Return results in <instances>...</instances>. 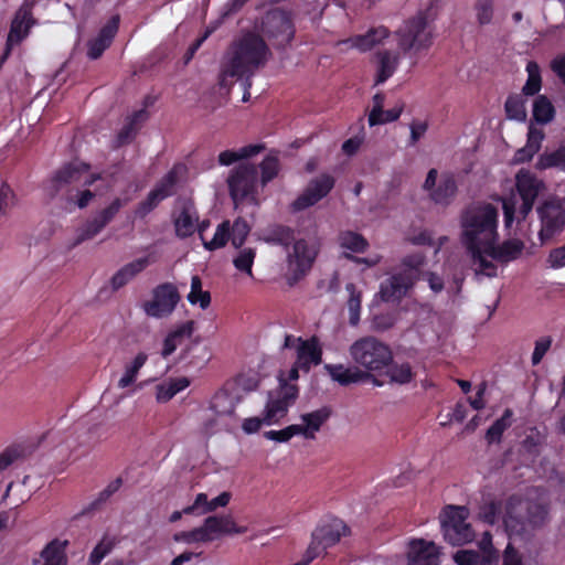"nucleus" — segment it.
Returning <instances> with one entry per match:
<instances>
[{
    "label": "nucleus",
    "mask_w": 565,
    "mask_h": 565,
    "mask_svg": "<svg viewBox=\"0 0 565 565\" xmlns=\"http://www.w3.org/2000/svg\"><path fill=\"white\" fill-rule=\"evenodd\" d=\"M162 200L159 199L158 194H156L152 190L148 193L147 198L141 201L136 207V215L139 217H145L152 210H154Z\"/></svg>",
    "instance_id": "obj_61"
},
{
    "label": "nucleus",
    "mask_w": 565,
    "mask_h": 565,
    "mask_svg": "<svg viewBox=\"0 0 565 565\" xmlns=\"http://www.w3.org/2000/svg\"><path fill=\"white\" fill-rule=\"evenodd\" d=\"M423 255H408L403 258L401 268L381 282L377 296L384 302H399L419 278L424 265Z\"/></svg>",
    "instance_id": "obj_7"
},
{
    "label": "nucleus",
    "mask_w": 565,
    "mask_h": 565,
    "mask_svg": "<svg viewBox=\"0 0 565 565\" xmlns=\"http://www.w3.org/2000/svg\"><path fill=\"white\" fill-rule=\"evenodd\" d=\"M349 355L354 364L370 373L374 385H382L374 374H382L393 359V351L387 343L374 335H364L352 342Z\"/></svg>",
    "instance_id": "obj_5"
},
{
    "label": "nucleus",
    "mask_w": 565,
    "mask_h": 565,
    "mask_svg": "<svg viewBox=\"0 0 565 565\" xmlns=\"http://www.w3.org/2000/svg\"><path fill=\"white\" fill-rule=\"evenodd\" d=\"M501 505L497 502H490L481 508L479 518L488 523L495 524L500 520Z\"/></svg>",
    "instance_id": "obj_62"
},
{
    "label": "nucleus",
    "mask_w": 565,
    "mask_h": 565,
    "mask_svg": "<svg viewBox=\"0 0 565 565\" xmlns=\"http://www.w3.org/2000/svg\"><path fill=\"white\" fill-rule=\"evenodd\" d=\"M511 411L507 409L504 412V415L497 419L487 430V440L489 443L499 441L503 431L508 428L509 423L507 422V418L511 416Z\"/></svg>",
    "instance_id": "obj_59"
},
{
    "label": "nucleus",
    "mask_w": 565,
    "mask_h": 565,
    "mask_svg": "<svg viewBox=\"0 0 565 565\" xmlns=\"http://www.w3.org/2000/svg\"><path fill=\"white\" fill-rule=\"evenodd\" d=\"M296 397L297 388L294 385H284L280 390L270 392L263 411L265 425L277 424L284 418Z\"/></svg>",
    "instance_id": "obj_17"
},
{
    "label": "nucleus",
    "mask_w": 565,
    "mask_h": 565,
    "mask_svg": "<svg viewBox=\"0 0 565 565\" xmlns=\"http://www.w3.org/2000/svg\"><path fill=\"white\" fill-rule=\"evenodd\" d=\"M505 113L509 119L523 121L526 118L524 102L519 97H509L505 102Z\"/></svg>",
    "instance_id": "obj_56"
},
{
    "label": "nucleus",
    "mask_w": 565,
    "mask_h": 565,
    "mask_svg": "<svg viewBox=\"0 0 565 565\" xmlns=\"http://www.w3.org/2000/svg\"><path fill=\"white\" fill-rule=\"evenodd\" d=\"M256 252L252 247H245L239 249L237 256L233 259L235 268L242 273H246L248 276H253L252 267Z\"/></svg>",
    "instance_id": "obj_49"
},
{
    "label": "nucleus",
    "mask_w": 565,
    "mask_h": 565,
    "mask_svg": "<svg viewBox=\"0 0 565 565\" xmlns=\"http://www.w3.org/2000/svg\"><path fill=\"white\" fill-rule=\"evenodd\" d=\"M434 21L431 8L419 10L405 20L395 32L401 51L411 56L427 53L436 38Z\"/></svg>",
    "instance_id": "obj_4"
},
{
    "label": "nucleus",
    "mask_w": 565,
    "mask_h": 565,
    "mask_svg": "<svg viewBox=\"0 0 565 565\" xmlns=\"http://www.w3.org/2000/svg\"><path fill=\"white\" fill-rule=\"evenodd\" d=\"M194 332V321H185L168 333L163 341L161 355L170 356L184 339L190 338Z\"/></svg>",
    "instance_id": "obj_33"
},
{
    "label": "nucleus",
    "mask_w": 565,
    "mask_h": 565,
    "mask_svg": "<svg viewBox=\"0 0 565 565\" xmlns=\"http://www.w3.org/2000/svg\"><path fill=\"white\" fill-rule=\"evenodd\" d=\"M235 209L244 202L257 204L258 170L250 163L238 164L227 179Z\"/></svg>",
    "instance_id": "obj_8"
},
{
    "label": "nucleus",
    "mask_w": 565,
    "mask_h": 565,
    "mask_svg": "<svg viewBox=\"0 0 565 565\" xmlns=\"http://www.w3.org/2000/svg\"><path fill=\"white\" fill-rule=\"evenodd\" d=\"M156 258L153 255H147L141 258L124 265L111 277L110 285L113 290H118L131 281L137 275L143 271L149 265L153 264Z\"/></svg>",
    "instance_id": "obj_24"
},
{
    "label": "nucleus",
    "mask_w": 565,
    "mask_h": 565,
    "mask_svg": "<svg viewBox=\"0 0 565 565\" xmlns=\"http://www.w3.org/2000/svg\"><path fill=\"white\" fill-rule=\"evenodd\" d=\"M263 38L268 39L274 47L285 49L295 36V26L290 15L275 9L265 14L260 24Z\"/></svg>",
    "instance_id": "obj_11"
},
{
    "label": "nucleus",
    "mask_w": 565,
    "mask_h": 565,
    "mask_svg": "<svg viewBox=\"0 0 565 565\" xmlns=\"http://www.w3.org/2000/svg\"><path fill=\"white\" fill-rule=\"evenodd\" d=\"M527 81L523 86V93L532 96L541 89L540 67L535 62H529L526 65Z\"/></svg>",
    "instance_id": "obj_50"
},
{
    "label": "nucleus",
    "mask_w": 565,
    "mask_h": 565,
    "mask_svg": "<svg viewBox=\"0 0 565 565\" xmlns=\"http://www.w3.org/2000/svg\"><path fill=\"white\" fill-rule=\"evenodd\" d=\"M220 418L215 414L205 417L199 427V434L204 438L215 435L220 430Z\"/></svg>",
    "instance_id": "obj_63"
},
{
    "label": "nucleus",
    "mask_w": 565,
    "mask_h": 565,
    "mask_svg": "<svg viewBox=\"0 0 565 565\" xmlns=\"http://www.w3.org/2000/svg\"><path fill=\"white\" fill-rule=\"evenodd\" d=\"M204 536L206 543L212 542L223 535L244 534L247 532L246 526H239L235 523L230 514L207 516L203 524Z\"/></svg>",
    "instance_id": "obj_20"
},
{
    "label": "nucleus",
    "mask_w": 565,
    "mask_h": 565,
    "mask_svg": "<svg viewBox=\"0 0 565 565\" xmlns=\"http://www.w3.org/2000/svg\"><path fill=\"white\" fill-rule=\"evenodd\" d=\"M338 242L341 248L352 253H363L369 246L367 241L361 234L352 231L341 232L338 236Z\"/></svg>",
    "instance_id": "obj_42"
},
{
    "label": "nucleus",
    "mask_w": 565,
    "mask_h": 565,
    "mask_svg": "<svg viewBox=\"0 0 565 565\" xmlns=\"http://www.w3.org/2000/svg\"><path fill=\"white\" fill-rule=\"evenodd\" d=\"M180 295L174 285L164 282L157 286L152 291V299L142 305L147 316L163 318L169 316L177 307Z\"/></svg>",
    "instance_id": "obj_15"
},
{
    "label": "nucleus",
    "mask_w": 565,
    "mask_h": 565,
    "mask_svg": "<svg viewBox=\"0 0 565 565\" xmlns=\"http://www.w3.org/2000/svg\"><path fill=\"white\" fill-rule=\"evenodd\" d=\"M456 192L457 184L455 179L451 175H444L429 195L435 203L447 205L455 198Z\"/></svg>",
    "instance_id": "obj_35"
},
{
    "label": "nucleus",
    "mask_w": 565,
    "mask_h": 565,
    "mask_svg": "<svg viewBox=\"0 0 565 565\" xmlns=\"http://www.w3.org/2000/svg\"><path fill=\"white\" fill-rule=\"evenodd\" d=\"M175 542H183L186 544L206 543L202 525L191 531H182L173 535Z\"/></svg>",
    "instance_id": "obj_60"
},
{
    "label": "nucleus",
    "mask_w": 565,
    "mask_h": 565,
    "mask_svg": "<svg viewBox=\"0 0 565 565\" xmlns=\"http://www.w3.org/2000/svg\"><path fill=\"white\" fill-rule=\"evenodd\" d=\"M296 425H289L280 430H268L265 433V437L269 440H274L277 443H286L291 439L294 436H298Z\"/></svg>",
    "instance_id": "obj_64"
},
{
    "label": "nucleus",
    "mask_w": 565,
    "mask_h": 565,
    "mask_svg": "<svg viewBox=\"0 0 565 565\" xmlns=\"http://www.w3.org/2000/svg\"><path fill=\"white\" fill-rule=\"evenodd\" d=\"M67 541L53 540L41 552V557L49 565H67Z\"/></svg>",
    "instance_id": "obj_37"
},
{
    "label": "nucleus",
    "mask_w": 565,
    "mask_h": 565,
    "mask_svg": "<svg viewBox=\"0 0 565 565\" xmlns=\"http://www.w3.org/2000/svg\"><path fill=\"white\" fill-rule=\"evenodd\" d=\"M541 221L539 236L542 243L559 234L565 227V209L558 200H547L537 207Z\"/></svg>",
    "instance_id": "obj_14"
},
{
    "label": "nucleus",
    "mask_w": 565,
    "mask_h": 565,
    "mask_svg": "<svg viewBox=\"0 0 565 565\" xmlns=\"http://www.w3.org/2000/svg\"><path fill=\"white\" fill-rule=\"evenodd\" d=\"M383 373L388 377L390 383L405 385L413 381L414 372L408 362H396L394 358L385 366Z\"/></svg>",
    "instance_id": "obj_34"
},
{
    "label": "nucleus",
    "mask_w": 565,
    "mask_h": 565,
    "mask_svg": "<svg viewBox=\"0 0 565 565\" xmlns=\"http://www.w3.org/2000/svg\"><path fill=\"white\" fill-rule=\"evenodd\" d=\"M35 22L36 21L34 20L32 12H30L29 3L22 4L11 22L7 39L8 50L20 44L29 35V32Z\"/></svg>",
    "instance_id": "obj_22"
},
{
    "label": "nucleus",
    "mask_w": 565,
    "mask_h": 565,
    "mask_svg": "<svg viewBox=\"0 0 565 565\" xmlns=\"http://www.w3.org/2000/svg\"><path fill=\"white\" fill-rule=\"evenodd\" d=\"M263 146L249 145L241 148L238 151L225 150L218 154V162L222 166H230L239 159H246L259 153Z\"/></svg>",
    "instance_id": "obj_43"
},
{
    "label": "nucleus",
    "mask_w": 565,
    "mask_h": 565,
    "mask_svg": "<svg viewBox=\"0 0 565 565\" xmlns=\"http://www.w3.org/2000/svg\"><path fill=\"white\" fill-rule=\"evenodd\" d=\"M469 511L466 507L448 505L440 515L444 539L451 545L460 546L475 540V531L467 522Z\"/></svg>",
    "instance_id": "obj_9"
},
{
    "label": "nucleus",
    "mask_w": 565,
    "mask_h": 565,
    "mask_svg": "<svg viewBox=\"0 0 565 565\" xmlns=\"http://www.w3.org/2000/svg\"><path fill=\"white\" fill-rule=\"evenodd\" d=\"M294 232L287 226H277L265 238V242L275 245H281L286 249L295 242Z\"/></svg>",
    "instance_id": "obj_48"
},
{
    "label": "nucleus",
    "mask_w": 565,
    "mask_h": 565,
    "mask_svg": "<svg viewBox=\"0 0 565 565\" xmlns=\"http://www.w3.org/2000/svg\"><path fill=\"white\" fill-rule=\"evenodd\" d=\"M460 239L471 259L476 276H497L493 262L483 259V250L492 249L497 243L498 210L490 203H473L466 207L460 216Z\"/></svg>",
    "instance_id": "obj_1"
},
{
    "label": "nucleus",
    "mask_w": 565,
    "mask_h": 565,
    "mask_svg": "<svg viewBox=\"0 0 565 565\" xmlns=\"http://www.w3.org/2000/svg\"><path fill=\"white\" fill-rule=\"evenodd\" d=\"M395 313L384 312L375 315L371 320V330L374 332H385L396 324Z\"/></svg>",
    "instance_id": "obj_58"
},
{
    "label": "nucleus",
    "mask_w": 565,
    "mask_h": 565,
    "mask_svg": "<svg viewBox=\"0 0 565 565\" xmlns=\"http://www.w3.org/2000/svg\"><path fill=\"white\" fill-rule=\"evenodd\" d=\"M350 534L349 526L339 518L322 519L311 534V541L323 552Z\"/></svg>",
    "instance_id": "obj_18"
},
{
    "label": "nucleus",
    "mask_w": 565,
    "mask_h": 565,
    "mask_svg": "<svg viewBox=\"0 0 565 565\" xmlns=\"http://www.w3.org/2000/svg\"><path fill=\"white\" fill-rule=\"evenodd\" d=\"M555 109L551 100L540 95L535 98L533 104V118L536 122L545 125L554 119Z\"/></svg>",
    "instance_id": "obj_41"
},
{
    "label": "nucleus",
    "mask_w": 565,
    "mask_h": 565,
    "mask_svg": "<svg viewBox=\"0 0 565 565\" xmlns=\"http://www.w3.org/2000/svg\"><path fill=\"white\" fill-rule=\"evenodd\" d=\"M478 552L483 555V565H498L499 552L493 546L490 532H483L481 539L478 541Z\"/></svg>",
    "instance_id": "obj_44"
},
{
    "label": "nucleus",
    "mask_w": 565,
    "mask_h": 565,
    "mask_svg": "<svg viewBox=\"0 0 565 565\" xmlns=\"http://www.w3.org/2000/svg\"><path fill=\"white\" fill-rule=\"evenodd\" d=\"M324 369L334 382L343 386L370 381V373L364 372L356 364L354 366L327 364Z\"/></svg>",
    "instance_id": "obj_25"
},
{
    "label": "nucleus",
    "mask_w": 565,
    "mask_h": 565,
    "mask_svg": "<svg viewBox=\"0 0 565 565\" xmlns=\"http://www.w3.org/2000/svg\"><path fill=\"white\" fill-rule=\"evenodd\" d=\"M286 279L290 285L296 284L312 267L317 256V249L310 245L306 239H296L286 249Z\"/></svg>",
    "instance_id": "obj_10"
},
{
    "label": "nucleus",
    "mask_w": 565,
    "mask_h": 565,
    "mask_svg": "<svg viewBox=\"0 0 565 565\" xmlns=\"http://www.w3.org/2000/svg\"><path fill=\"white\" fill-rule=\"evenodd\" d=\"M177 183V172L175 170L169 171L152 189V191L158 194L159 199L162 201L168 196L172 195L173 188Z\"/></svg>",
    "instance_id": "obj_53"
},
{
    "label": "nucleus",
    "mask_w": 565,
    "mask_h": 565,
    "mask_svg": "<svg viewBox=\"0 0 565 565\" xmlns=\"http://www.w3.org/2000/svg\"><path fill=\"white\" fill-rule=\"evenodd\" d=\"M452 559L456 565H483V555L475 550H459Z\"/></svg>",
    "instance_id": "obj_57"
},
{
    "label": "nucleus",
    "mask_w": 565,
    "mask_h": 565,
    "mask_svg": "<svg viewBox=\"0 0 565 565\" xmlns=\"http://www.w3.org/2000/svg\"><path fill=\"white\" fill-rule=\"evenodd\" d=\"M147 360L148 355L145 352H139L130 363L126 364L125 372L118 381V387L126 388L134 384Z\"/></svg>",
    "instance_id": "obj_39"
},
{
    "label": "nucleus",
    "mask_w": 565,
    "mask_h": 565,
    "mask_svg": "<svg viewBox=\"0 0 565 565\" xmlns=\"http://www.w3.org/2000/svg\"><path fill=\"white\" fill-rule=\"evenodd\" d=\"M544 138V131L531 124L529 126L526 143L515 152L513 161L515 163L530 161L540 151Z\"/></svg>",
    "instance_id": "obj_32"
},
{
    "label": "nucleus",
    "mask_w": 565,
    "mask_h": 565,
    "mask_svg": "<svg viewBox=\"0 0 565 565\" xmlns=\"http://www.w3.org/2000/svg\"><path fill=\"white\" fill-rule=\"evenodd\" d=\"M535 168L537 170L558 168L565 171V146L559 147L555 151L542 153L535 163Z\"/></svg>",
    "instance_id": "obj_40"
},
{
    "label": "nucleus",
    "mask_w": 565,
    "mask_h": 565,
    "mask_svg": "<svg viewBox=\"0 0 565 565\" xmlns=\"http://www.w3.org/2000/svg\"><path fill=\"white\" fill-rule=\"evenodd\" d=\"M199 214L191 199H179L173 214L175 235L186 238L196 231Z\"/></svg>",
    "instance_id": "obj_19"
},
{
    "label": "nucleus",
    "mask_w": 565,
    "mask_h": 565,
    "mask_svg": "<svg viewBox=\"0 0 565 565\" xmlns=\"http://www.w3.org/2000/svg\"><path fill=\"white\" fill-rule=\"evenodd\" d=\"M284 348L296 351L295 362L305 372H309L312 365H319L322 361V349L317 337L305 340L301 337L286 334Z\"/></svg>",
    "instance_id": "obj_13"
},
{
    "label": "nucleus",
    "mask_w": 565,
    "mask_h": 565,
    "mask_svg": "<svg viewBox=\"0 0 565 565\" xmlns=\"http://www.w3.org/2000/svg\"><path fill=\"white\" fill-rule=\"evenodd\" d=\"M262 171L260 184L266 185L274 178L277 177L279 171V160L275 156H267L259 166Z\"/></svg>",
    "instance_id": "obj_52"
},
{
    "label": "nucleus",
    "mask_w": 565,
    "mask_h": 565,
    "mask_svg": "<svg viewBox=\"0 0 565 565\" xmlns=\"http://www.w3.org/2000/svg\"><path fill=\"white\" fill-rule=\"evenodd\" d=\"M345 290L349 294V298L347 300L349 322L351 326L355 327L360 322L362 290L358 289L353 282L347 284Z\"/></svg>",
    "instance_id": "obj_38"
},
{
    "label": "nucleus",
    "mask_w": 565,
    "mask_h": 565,
    "mask_svg": "<svg viewBox=\"0 0 565 565\" xmlns=\"http://www.w3.org/2000/svg\"><path fill=\"white\" fill-rule=\"evenodd\" d=\"M250 232L249 224L243 218L237 217L233 225H231L230 238L231 243L235 248H239L245 243Z\"/></svg>",
    "instance_id": "obj_47"
},
{
    "label": "nucleus",
    "mask_w": 565,
    "mask_h": 565,
    "mask_svg": "<svg viewBox=\"0 0 565 565\" xmlns=\"http://www.w3.org/2000/svg\"><path fill=\"white\" fill-rule=\"evenodd\" d=\"M440 551L434 542L423 539L412 540L408 544L407 565H439Z\"/></svg>",
    "instance_id": "obj_21"
},
{
    "label": "nucleus",
    "mask_w": 565,
    "mask_h": 565,
    "mask_svg": "<svg viewBox=\"0 0 565 565\" xmlns=\"http://www.w3.org/2000/svg\"><path fill=\"white\" fill-rule=\"evenodd\" d=\"M128 202L129 199L116 198L106 207L96 212L77 230V236L73 245H79L83 242L93 239L97 236L110 222H113L119 211L126 206Z\"/></svg>",
    "instance_id": "obj_12"
},
{
    "label": "nucleus",
    "mask_w": 565,
    "mask_h": 565,
    "mask_svg": "<svg viewBox=\"0 0 565 565\" xmlns=\"http://www.w3.org/2000/svg\"><path fill=\"white\" fill-rule=\"evenodd\" d=\"M271 57V51L264 38L254 32H246L235 40L224 55L221 68V84L227 77L246 78L252 86V77L264 67Z\"/></svg>",
    "instance_id": "obj_2"
},
{
    "label": "nucleus",
    "mask_w": 565,
    "mask_h": 565,
    "mask_svg": "<svg viewBox=\"0 0 565 565\" xmlns=\"http://www.w3.org/2000/svg\"><path fill=\"white\" fill-rule=\"evenodd\" d=\"M241 401L242 396L235 388L231 387V384H226L213 395L210 409L218 417H232Z\"/></svg>",
    "instance_id": "obj_23"
},
{
    "label": "nucleus",
    "mask_w": 565,
    "mask_h": 565,
    "mask_svg": "<svg viewBox=\"0 0 565 565\" xmlns=\"http://www.w3.org/2000/svg\"><path fill=\"white\" fill-rule=\"evenodd\" d=\"M89 166L83 162H71L61 168L52 178V185L54 192L60 191L66 184L78 183L82 181V175L87 173Z\"/></svg>",
    "instance_id": "obj_30"
},
{
    "label": "nucleus",
    "mask_w": 565,
    "mask_h": 565,
    "mask_svg": "<svg viewBox=\"0 0 565 565\" xmlns=\"http://www.w3.org/2000/svg\"><path fill=\"white\" fill-rule=\"evenodd\" d=\"M188 300L191 305L199 303L202 309H206L211 303V295L202 289L201 278L196 275L191 278V290Z\"/></svg>",
    "instance_id": "obj_45"
},
{
    "label": "nucleus",
    "mask_w": 565,
    "mask_h": 565,
    "mask_svg": "<svg viewBox=\"0 0 565 565\" xmlns=\"http://www.w3.org/2000/svg\"><path fill=\"white\" fill-rule=\"evenodd\" d=\"M148 114L145 109L138 110L132 114L130 121L119 131L118 134V145H124L128 142L135 132V125L146 120Z\"/></svg>",
    "instance_id": "obj_54"
},
{
    "label": "nucleus",
    "mask_w": 565,
    "mask_h": 565,
    "mask_svg": "<svg viewBox=\"0 0 565 565\" xmlns=\"http://www.w3.org/2000/svg\"><path fill=\"white\" fill-rule=\"evenodd\" d=\"M331 411L329 407H321L300 416L301 423L295 424L298 435L306 439H315L316 434L321 429L323 424L330 418Z\"/></svg>",
    "instance_id": "obj_27"
},
{
    "label": "nucleus",
    "mask_w": 565,
    "mask_h": 565,
    "mask_svg": "<svg viewBox=\"0 0 565 565\" xmlns=\"http://www.w3.org/2000/svg\"><path fill=\"white\" fill-rule=\"evenodd\" d=\"M518 196L511 195L503 200L504 225L510 227L514 220L526 218L532 211L535 200L544 190L545 184L527 170H520L515 177Z\"/></svg>",
    "instance_id": "obj_6"
},
{
    "label": "nucleus",
    "mask_w": 565,
    "mask_h": 565,
    "mask_svg": "<svg viewBox=\"0 0 565 565\" xmlns=\"http://www.w3.org/2000/svg\"><path fill=\"white\" fill-rule=\"evenodd\" d=\"M118 24L119 17H113L108 23L100 29L97 36L88 42L87 55L90 60L100 57L104 51L110 45L118 31Z\"/></svg>",
    "instance_id": "obj_29"
},
{
    "label": "nucleus",
    "mask_w": 565,
    "mask_h": 565,
    "mask_svg": "<svg viewBox=\"0 0 565 565\" xmlns=\"http://www.w3.org/2000/svg\"><path fill=\"white\" fill-rule=\"evenodd\" d=\"M334 183V178L328 173L311 179L302 193L291 203L292 211L300 212L313 206L331 192Z\"/></svg>",
    "instance_id": "obj_16"
},
{
    "label": "nucleus",
    "mask_w": 565,
    "mask_h": 565,
    "mask_svg": "<svg viewBox=\"0 0 565 565\" xmlns=\"http://www.w3.org/2000/svg\"><path fill=\"white\" fill-rule=\"evenodd\" d=\"M231 223L230 221L222 222L211 241H203V245L207 250H215L226 245L230 238Z\"/></svg>",
    "instance_id": "obj_46"
},
{
    "label": "nucleus",
    "mask_w": 565,
    "mask_h": 565,
    "mask_svg": "<svg viewBox=\"0 0 565 565\" xmlns=\"http://www.w3.org/2000/svg\"><path fill=\"white\" fill-rule=\"evenodd\" d=\"M545 502L511 497L504 504L502 522L509 536L525 537L548 522Z\"/></svg>",
    "instance_id": "obj_3"
},
{
    "label": "nucleus",
    "mask_w": 565,
    "mask_h": 565,
    "mask_svg": "<svg viewBox=\"0 0 565 565\" xmlns=\"http://www.w3.org/2000/svg\"><path fill=\"white\" fill-rule=\"evenodd\" d=\"M189 385L190 381L186 377L170 379L157 385L156 398L159 403H167Z\"/></svg>",
    "instance_id": "obj_36"
},
{
    "label": "nucleus",
    "mask_w": 565,
    "mask_h": 565,
    "mask_svg": "<svg viewBox=\"0 0 565 565\" xmlns=\"http://www.w3.org/2000/svg\"><path fill=\"white\" fill-rule=\"evenodd\" d=\"M115 543L110 539L104 537L90 552L88 557L89 565H99L100 562L111 553Z\"/></svg>",
    "instance_id": "obj_55"
},
{
    "label": "nucleus",
    "mask_w": 565,
    "mask_h": 565,
    "mask_svg": "<svg viewBox=\"0 0 565 565\" xmlns=\"http://www.w3.org/2000/svg\"><path fill=\"white\" fill-rule=\"evenodd\" d=\"M390 30L384 25L370 29L365 34L355 35L348 40L340 42L339 44L348 47H354L361 52H366L374 46L382 44L384 40L390 36Z\"/></svg>",
    "instance_id": "obj_26"
},
{
    "label": "nucleus",
    "mask_w": 565,
    "mask_h": 565,
    "mask_svg": "<svg viewBox=\"0 0 565 565\" xmlns=\"http://www.w3.org/2000/svg\"><path fill=\"white\" fill-rule=\"evenodd\" d=\"M401 52L391 50H379L375 53V85L385 83L394 75L399 63Z\"/></svg>",
    "instance_id": "obj_28"
},
{
    "label": "nucleus",
    "mask_w": 565,
    "mask_h": 565,
    "mask_svg": "<svg viewBox=\"0 0 565 565\" xmlns=\"http://www.w3.org/2000/svg\"><path fill=\"white\" fill-rule=\"evenodd\" d=\"M491 247L490 250H483V259L508 263L520 256L524 245L520 241H507L501 245L492 243Z\"/></svg>",
    "instance_id": "obj_31"
},
{
    "label": "nucleus",
    "mask_w": 565,
    "mask_h": 565,
    "mask_svg": "<svg viewBox=\"0 0 565 565\" xmlns=\"http://www.w3.org/2000/svg\"><path fill=\"white\" fill-rule=\"evenodd\" d=\"M494 0H476L473 9L480 25L491 23L494 13Z\"/></svg>",
    "instance_id": "obj_51"
}]
</instances>
